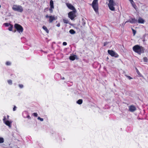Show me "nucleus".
<instances>
[{
  "label": "nucleus",
  "mask_w": 148,
  "mask_h": 148,
  "mask_svg": "<svg viewBox=\"0 0 148 148\" xmlns=\"http://www.w3.org/2000/svg\"><path fill=\"white\" fill-rule=\"evenodd\" d=\"M133 50L136 53L139 54H140L144 52V49L142 47L137 45L134 46L133 47Z\"/></svg>",
  "instance_id": "obj_1"
},
{
  "label": "nucleus",
  "mask_w": 148,
  "mask_h": 148,
  "mask_svg": "<svg viewBox=\"0 0 148 148\" xmlns=\"http://www.w3.org/2000/svg\"><path fill=\"white\" fill-rule=\"evenodd\" d=\"M12 9L14 11L20 12H22L23 10V8L21 6L16 5H13Z\"/></svg>",
  "instance_id": "obj_2"
},
{
  "label": "nucleus",
  "mask_w": 148,
  "mask_h": 148,
  "mask_svg": "<svg viewBox=\"0 0 148 148\" xmlns=\"http://www.w3.org/2000/svg\"><path fill=\"white\" fill-rule=\"evenodd\" d=\"M98 0H94L93 1L92 5L94 11L96 13H98Z\"/></svg>",
  "instance_id": "obj_3"
},
{
  "label": "nucleus",
  "mask_w": 148,
  "mask_h": 148,
  "mask_svg": "<svg viewBox=\"0 0 148 148\" xmlns=\"http://www.w3.org/2000/svg\"><path fill=\"white\" fill-rule=\"evenodd\" d=\"M109 2L108 5L109 8L111 10L114 11L115 10L114 6L115 5V3H114L113 0H110Z\"/></svg>",
  "instance_id": "obj_4"
},
{
  "label": "nucleus",
  "mask_w": 148,
  "mask_h": 148,
  "mask_svg": "<svg viewBox=\"0 0 148 148\" xmlns=\"http://www.w3.org/2000/svg\"><path fill=\"white\" fill-rule=\"evenodd\" d=\"M76 12V10H73L72 11L68 13V17L71 19V20H73L74 18L76 17V15H75Z\"/></svg>",
  "instance_id": "obj_5"
},
{
  "label": "nucleus",
  "mask_w": 148,
  "mask_h": 148,
  "mask_svg": "<svg viewBox=\"0 0 148 148\" xmlns=\"http://www.w3.org/2000/svg\"><path fill=\"white\" fill-rule=\"evenodd\" d=\"M14 27L19 33H21L23 32V29L21 25L16 24L15 25Z\"/></svg>",
  "instance_id": "obj_6"
},
{
  "label": "nucleus",
  "mask_w": 148,
  "mask_h": 148,
  "mask_svg": "<svg viewBox=\"0 0 148 148\" xmlns=\"http://www.w3.org/2000/svg\"><path fill=\"white\" fill-rule=\"evenodd\" d=\"M3 123L7 126H8L10 128H11V124L12 123L11 121H9L8 120H6V117L5 116L4 117V118L3 119Z\"/></svg>",
  "instance_id": "obj_7"
},
{
  "label": "nucleus",
  "mask_w": 148,
  "mask_h": 148,
  "mask_svg": "<svg viewBox=\"0 0 148 148\" xmlns=\"http://www.w3.org/2000/svg\"><path fill=\"white\" fill-rule=\"evenodd\" d=\"M108 53L112 56L114 57H118V55L112 50H108Z\"/></svg>",
  "instance_id": "obj_8"
},
{
  "label": "nucleus",
  "mask_w": 148,
  "mask_h": 148,
  "mask_svg": "<svg viewBox=\"0 0 148 148\" xmlns=\"http://www.w3.org/2000/svg\"><path fill=\"white\" fill-rule=\"evenodd\" d=\"M57 18V16H49V23H51L53 21L56 20Z\"/></svg>",
  "instance_id": "obj_9"
},
{
  "label": "nucleus",
  "mask_w": 148,
  "mask_h": 148,
  "mask_svg": "<svg viewBox=\"0 0 148 148\" xmlns=\"http://www.w3.org/2000/svg\"><path fill=\"white\" fill-rule=\"evenodd\" d=\"M129 111L132 112L135 111L136 110V107L134 105H131L129 107Z\"/></svg>",
  "instance_id": "obj_10"
},
{
  "label": "nucleus",
  "mask_w": 148,
  "mask_h": 148,
  "mask_svg": "<svg viewBox=\"0 0 148 148\" xmlns=\"http://www.w3.org/2000/svg\"><path fill=\"white\" fill-rule=\"evenodd\" d=\"M66 5L67 7L71 10L73 11L75 10H76L74 6L70 3H67Z\"/></svg>",
  "instance_id": "obj_11"
},
{
  "label": "nucleus",
  "mask_w": 148,
  "mask_h": 148,
  "mask_svg": "<svg viewBox=\"0 0 148 148\" xmlns=\"http://www.w3.org/2000/svg\"><path fill=\"white\" fill-rule=\"evenodd\" d=\"M129 22L131 23H134L137 22V20L135 18H132L129 21H126L125 23Z\"/></svg>",
  "instance_id": "obj_12"
},
{
  "label": "nucleus",
  "mask_w": 148,
  "mask_h": 148,
  "mask_svg": "<svg viewBox=\"0 0 148 148\" xmlns=\"http://www.w3.org/2000/svg\"><path fill=\"white\" fill-rule=\"evenodd\" d=\"M138 22L139 23L143 24L145 22V20L142 18L139 17L138 20Z\"/></svg>",
  "instance_id": "obj_13"
},
{
  "label": "nucleus",
  "mask_w": 148,
  "mask_h": 148,
  "mask_svg": "<svg viewBox=\"0 0 148 148\" xmlns=\"http://www.w3.org/2000/svg\"><path fill=\"white\" fill-rule=\"evenodd\" d=\"M50 7L51 8H54L53 3V0H51L50 2Z\"/></svg>",
  "instance_id": "obj_14"
},
{
  "label": "nucleus",
  "mask_w": 148,
  "mask_h": 148,
  "mask_svg": "<svg viewBox=\"0 0 148 148\" xmlns=\"http://www.w3.org/2000/svg\"><path fill=\"white\" fill-rule=\"evenodd\" d=\"M76 56L75 55L71 56L69 57L70 60H75Z\"/></svg>",
  "instance_id": "obj_15"
},
{
  "label": "nucleus",
  "mask_w": 148,
  "mask_h": 148,
  "mask_svg": "<svg viewBox=\"0 0 148 148\" xmlns=\"http://www.w3.org/2000/svg\"><path fill=\"white\" fill-rule=\"evenodd\" d=\"M130 2L131 3L133 7L134 8H135V7L136 6V5L134 3V2L133 1V0H131L130 1Z\"/></svg>",
  "instance_id": "obj_16"
},
{
  "label": "nucleus",
  "mask_w": 148,
  "mask_h": 148,
  "mask_svg": "<svg viewBox=\"0 0 148 148\" xmlns=\"http://www.w3.org/2000/svg\"><path fill=\"white\" fill-rule=\"evenodd\" d=\"M42 28L43 29H44L47 32V33H49V31L48 30L46 26H43L42 27Z\"/></svg>",
  "instance_id": "obj_17"
},
{
  "label": "nucleus",
  "mask_w": 148,
  "mask_h": 148,
  "mask_svg": "<svg viewBox=\"0 0 148 148\" xmlns=\"http://www.w3.org/2000/svg\"><path fill=\"white\" fill-rule=\"evenodd\" d=\"M83 102L82 100V99H79L77 101V103L79 104H81Z\"/></svg>",
  "instance_id": "obj_18"
},
{
  "label": "nucleus",
  "mask_w": 148,
  "mask_h": 148,
  "mask_svg": "<svg viewBox=\"0 0 148 148\" xmlns=\"http://www.w3.org/2000/svg\"><path fill=\"white\" fill-rule=\"evenodd\" d=\"M63 22H64V23L66 24H68L69 23V21L68 19H63Z\"/></svg>",
  "instance_id": "obj_19"
},
{
  "label": "nucleus",
  "mask_w": 148,
  "mask_h": 148,
  "mask_svg": "<svg viewBox=\"0 0 148 148\" xmlns=\"http://www.w3.org/2000/svg\"><path fill=\"white\" fill-rule=\"evenodd\" d=\"M69 32L71 34H74L75 33V32L73 29L70 30Z\"/></svg>",
  "instance_id": "obj_20"
},
{
  "label": "nucleus",
  "mask_w": 148,
  "mask_h": 148,
  "mask_svg": "<svg viewBox=\"0 0 148 148\" xmlns=\"http://www.w3.org/2000/svg\"><path fill=\"white\" fill-rule=\"evenodd\" d=\"M143 60L144 62H148V59L146 57H144L143 58Z\"/></svg>",
  "instance_id": "obj_21"
},
{
  "label": "nucleus",
  "mask_w": 148,
  "mask_h": 148,
  "mask_svg": "<svg viewBox=\"0 0 148 148\" xmlns=\"http://www.w3.org/2000/svg\"><path fill=\"white\" fill-rule=\"evenodd\" d=\"M4 140L3 138L0 137V143H2L4 142Z\"/></svg>",
  "instance_id": "obj_22"
},
{
  "label": "nucleus",
  "mask_w": 148,
  "mask_h": 148,
  "mask_svg": "<svg viewBox=\"0 0 148 148\" xmlns=\"http://www.w3.org/2000/svg\"><path fill=\"white\" fill-rule=\"evenodd\" d=\"M7 82H8V83L9 84H10V85H11L12 84V80H11L10 79H9V80H8Z\"/></svg>",
  "instance_id": "obj_23"
},
{
  "label": "nucleus",
  "mask_w": 148,
  "mask_h": 148,
  "mask_svg": "<svg viewBox=\"0 0 148 148\" xmlns=\"http://www.w3.org/2000/svg\"><path fill=\"white\" fill-rule=\"evenodd\" d=\"M13 27V25H10L8 28V30L10 31H12Z\"/></svg>",
  "instance_id": "obj_24"
},
{
  "label": "nucleus",
  "mask_w": 148,
  "mask_h": 148,
  "mask_svg": "<svg viewBox=\"0 0 148 148\" xmlns=\"http://www.w3.org/2000/svg\"><path fill=\"white\" fill-rule=\"evenodd\" d=\"M3 25L5 26H8L11 25L10 23H4Z\"/></svg>",
  "instance_id": "obj_25"
},
{
  "label": "nucleus",
  "mask_w": 148,
  "mask_h": 148,
  "mask_svg": "<svg viewBox=\"0 0 148 148\" xmlns=\"http://www.w3.org/2000/svg\"><path fill=\"white\" fill-rule=\"evenodd\" d=\"M11 63L10 62L8 61V62H6V64L7 65H8V66L10 65H11Z\"/></svg>",
  "instance_id": "obj_26"
},
{
  "label": "nucleus",
  "mask_w": 148,
  "mask_h": 148,
  "mask_svg": "<svg viewBox=\"0 0 148 148\" xmlns=\"http://www.w3.org/2000/svg\"><path fill=\"white\" fill-rule=\"evenodd\" d=\"M38 120H40V121H43V118H40V117H38Z\"/></svg>",
  "instance_id": "obj_27"
},
{
  "label": "nucleus",
  "mask_w": 148,
  "mask_h": 148,
  "mask_svg": "<svg viewBox=\"0 0 148 148\" xmlns=\"http://www.w3.org/2000/svg\"><path fill=\"white\" fill-rule=\"evenodd\" d=\"M18 86L20 87V88H23V85H22V84H19L18 85Z\"/></svg>",
  "instance_id": "obj_28"
},
{
  "label": "nucleus",
  "mask_w": 148,
  "mask_h": 148,
  "mask_svg": "<svg viewBox=\"0 0 148 148\" xmlns=\"http://www.w3.org/2000/svg\"><path fill=\"white\" fill-rule=\"evenodd\" d=\"M132 30L133 31L134 35L135 34L136 32V31L133 29H132Z\"/></svg>",
  "instance_id": "obj_29"
},
{
  "label": "nucleus",
  "mask_w": 148,
  "mask_h": 148,
  "mask_svg": "<svg viewBox=\"0 0 148 148\" xmlns=\"http://www.w3.org/2000/svg\"><path fill=\"white\" fill-rule=\"evenodd\" d=\"M54 9V8H50L49 9V10L50 11V12L51 13H52L53 12V9Z\"/></svg>",
  "instance_id": "obj_30"
},
{
  "label": "nucleus",
  "mask_w": 148,
  "mask_h": 148,
  "mask_svg": "<svg viewBox=\"0 0 148 148\" xmlns=\"http://www.w3.org/2000/svg\"><path fill=\"white\" fill-rule=\"evenodd\" d=\"M33 115L35 116V117H37L38 116V114L37 113H33Z\"/></svg>",
  "instance_id": "obj_31"
},
{
  "label": "nucleus",
  "mask_w": 148,
  "mask_h": 148,
  "mask_svg": "<svg viewBox=\"0 0 148 148\" xmlns=\"http://www.w3.org/2000/svg\"><path fill=\"white\" fill-rule=\"evenodd\" d=\"M16 108L15 106H14V107L13 108V111H15L16 110Z\"/></svg>",
  "instance_id": "obj_32"
},
{
  "label": "nucleus",
  "mask_w": 148,
  "mask_h": 148,
  "mask_svg": "<svg viewBox=\"0 0 148 148\" xmlns=\"http://www.w3.org/2000/svg\"><path fill=\"white\" fill-rule=\"evenodd\" d=\"M67 43L66 42H64L63 43V45H67Z\"/></svg>",
  "instance_id": "obj_33"
},
{
  "label": "nucleus",
  "mask_w": 148,
  "mask_h": 148,
  "mask_svg": "<svg viewBox=\"0 0 148 148\" xmlns=\"http://www.w3.org/2000/svg\"><path fill=\"white\" fill-rule=\"evenodd\" d=\"M56 26L58 27H60V23H58L57 25H56Z\"/></svg>",
  "instance_id": "obj_34"
},
{
  "label": "nucleus",
  "mask_w": 148,
  "mask_h": 148,
  "mask_svg": "<svg viewBox=\"0 0 148 148\" xmlns=\"http://www.w3.org/2000/svg\"><path fill=\"white\" fill-rule=\"evenodd\" d=\"M108 43V42H104V46H105Z\"/></svg>",
  "instance_id": "obj_35"
},
{
  "label": "nucleus",
  "mask_w": 148,
  "mask_h": 148,
  "mask_svg": "<svg viewBox=\"0 0 148 148\" xmlns=\"http://www.w3.org/2000/svg\"><path fill=\"white\" fill-rule=\"evenodd\" d=\"M45 17L46 18H49V16L48 15H47Z\"/></svg>",
  "instance_id": "obj_36"
},
{
  "label": "nucleus",
  "mask_w": 148,
  "mask_h": 148,
  "mask_svg": "<svg viewBox=\"0 0 148 148\" xmlns=\"http://www.w3.org/2000/svg\"><path fill=\"white\" fill-rule=\"evenodd\" d=\"M127 77L129 78V79H132V78L130 76H128Z\"/></svg>",
  "instance_id": "obj_37"
},
{
  "label": "nucleus",
  "mask_w": 148,
  "mask_h": 148,
  "mask_svg": "<svg viewBox=\"0 0 148 148\" xmlns=\"http://www.w3.org/2000/svg\"><path fill=\"white\" fill-rule=\"evenodd\" d=\"M137 73H138V75H139V73H140L138 71V70H137Z\"/></svg>",
  "instance_id": "obj_38"
},
{
  "label": "nucleus",
  "mask_w": 148,
  "mask_h": 148,
  "mask_svg": "<svg viewBox=\"0 0 148 148\" xmlns=\"http://www.w3.org/2000/svg\"><path fill=\"white\" fill-rule=\"evenodd\" d=\"M7 118L8 119H9V116H8V115H7Z\"/></svg>",
  "instance_id": "obj_39"
},
{
  "label": "nucleus",
  "mask_w": 148,
  "mask_h": 148,
  "mask_svg": "<svg viewBox=\"0 0 148 148\" xmlns=\"http://www.w3.org/2000/svg\"><path fill=\"white\" fill-rule=\"evenodd\" d=\"M27 117L28 118H30V116H27Z\"/></svg>",
  "instance_id": "obj_40"
},
{
  "label": "nucleus",
  "mask_w": 148,
  "mask_h": 148,
  "mask_svg": "<svg viewBox=\"0 0 148 148\" xmlns=\"http://www.w3.org/2000/svg\"><path fill=\"white\" fill-rule=\"evenodd\" d=\"M62 79H64V77H63L62 78Z\"/></svg>",
  "instance_id": "obj_41"
},
{
  "label": "nucleus",
  "mask_w": 148,
  "mask_h": 148,
  "mask_svg": "<svg viewBox=\"0 0 148 148\" xmlns=\"http://www.w3.org/2000/svg\"><path fill=\"white\" fill-rule=\"evenodd\" d=\"M1 6L0 5V8H1Z\"/></svg>",
  "instance_id": "obj_42"
},
{
  "label": "nucleus",
  "mask_w": 148,
  "mask_h": 148,
  "mask_svg": "<svg viewBox=\"0 0 148 148\" xmlns=\"http://www.w3.org/2000/svg\"><path fill=\"white\" fill-rule=\"evenodd\" d=\"M130 1H131V0H129Z\"/></svg>",
  "instance_id": "obj_43"
}]
</instances>
